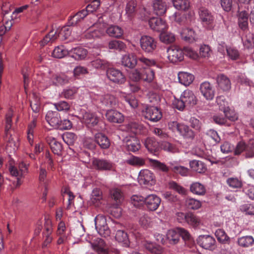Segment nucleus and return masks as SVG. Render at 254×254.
I'll list each match as a JSON object with an SVG mask.
<instances>
[{"mask_svg": "<svg viewBox=\"0 0 254 254\" xmlns=\"http://www.w3.org/2000/svg\"><path fill=\"white\" fill-rule=\"evenodd\" d=\"M237 243L241 247L248 248L254 245V239L251 236H243L238 239Z\"/></svg>", "mask_w": 254, "mask_h": 254, "instance_id": "39", "label": "nucleus"}, {"mask_svg": "<svg viewBox=\"0 0 254 254\" xmlns=\"http://www.w3.org/2000/svg\"><path fill=\"white\" fill-rule=\"evenodd\" d=\"M92 164L94 169L99 171H111L114 168V164L105 159L94 158Z\"/></svg>", "mask_w": 254, "mask_h": 254, "instance_id": "11", "label": "nucleus"}, {"mask_svg": "<svg viewBox=\"0 0 254 254\" xmlns=\"http://www.w3.org/2000/svg\"><path fill=\"white\" fill-rule=\"evenodd\" d=\"M125 163L132 166H142L144 164L145 162L142 158L132 156L130 158L127 159Z\"/></svg>", "mask_w": 254, "mask_h": 254, "instance_id": "53", "label": "nucleus"}, {"mask_svg": "<svg viewBox=\"0 0 254 254\" xmlns=\"http://www.w3.org/2000/svg\"><path fill=\"white\" fill-rule=\"evenodd\" d=\"M137 65L142 67L144 69L156 64L154 60L148 59L144 56L137 57Z\"/></svg>", "mask_w": 254, "mask_h": 254, "instance_id": "38", "label": "nucleus"}, {"mask_svg": "<svg viewBox=\"0 0 254 254\" xmlns=\"http://www.w3.org/2000/svg\"><path fill=\"white\" fill-rule=\"evenodd\" d=\"M212 51L209 46L204 45L200 47L199 54L200 56L204 58H208L210 57Z\"/></svg>", "mask_w": 254, "mask_h": 254, "instance_id": "61", "label": "nucleus"}, {"mask_svg": "<svg viewBox=\"0 0 254 254\" xmlns=\"http://www.w3.org/2000/svg\"><path fill=\"white\" fill-rule=\"evenodd\" d=\"M138 182L140 184L152 185L155 183L154 174L147 169L142 170L138 175Z\"/></svg>", "mask_w": 254, "mask_h": 254, "instance_id": "10", "label": "nucleus"}, {"mask_svg": "<svg viewBox=\"0 0 254 254\" xmlns=\"http://www.w3.org/2000/svg\"><path fill=\"white\" fill-rule=\"evenodd\" d=\"M248 16V14L246 11H242L238 15L239 27L244 31H247L249 28Z\"/></svg>", "mask_w": 254, "mask_h": 254, "instance_id": "28", "label": "nucleus"}, {"mask_svg": "<svg viewBox=\"0 0 254 254\" xmlns=\"http://www.w3.org/2000/svg\"><path fill=\"white\" fill-rule=\"evenodd\" d=\"M148 160L151 167L158 172L167 174L171 170V167L167 166L165 163L151 158H149Z\"/></svg>", "mask_w": 254, "mask_h": 254, "instance_id": "18", "label": "nucleus"}, {"mask_svg": "<svg viewBox=\"0 0 254 254\" xmlns=\"http://www.w3.org/2000/svg\"><path fill=\"white\" fill-rule=\"evenodd\" d=\"M172 2L178 10H186L190 7V2L188 0H173Z\"/></svg>", "mask_w": 254, "mask_h": 254, "instance_id": "47", "label": "nucleus"}, {"mask_svg": "<svg viewBox=\"0 0 254 254\" xmlns=\"http://www.w3.org/2000/svg\"><path fill=\"white\" fill-rule=\"evenodd\" d=\"M150 28L154 31L162 32L167 28L166 22L160 18L153 17L149 20Z\"/></svg>", "mask_w": 254, "mask_h": 254, "instance_id": "15", "label": "nucleus"}, {"mask_svg": "<svg viewBox=\"0 0 254 254\" xmlns=\"http://www.w3.org/2000/svg\"><path fill=\"white\" fill-rule=\"evenodd\" d=\"M161 201V198L156 194H151L145 197V203L147 209L154 211L159 206Z\"/></svg>", "mask_w": 254, "mask_h": 254, "instance_id": "13", "label": "nucleus"}, {"mask_svg": "<svg viewBox=\"0 0 254 254\" xmlns=\"http://www.w3.org/2000/svg\"><path fill=\"white\" fill-rule=\"evenodd\" d=\"M160 40L166 44L172 43L175 41V36L171 33L162 32L160 34Z\"/></svg>", "mask_w": 254, "mask_h": 254, "instance_id": "55", "label": "nucleus"}, {"mask_svg": "<svg viewBox=\"0 0 254 254\" xmlns=\"http://www.w3.org/2000/svg\"><path fill=\"white\" fill-rule=\"evenodd\" d=\"M185 204L190 209L196 210L201 206V202L196 199L188 197L185 200Z\"/></svg>", "mask_w": 254, "mask_h": 254, "instance_id": "42", "label": "nucleus"}, {"mask_svg": "<svg viewBox=\"0 0 254 254\" xmlns=\"http://www.w3.org/2000/svg\"><path fill=\"white\" fill-rule=\"evenodd\" d=\"M28 163L21 161L18 164L19 170H18L17 167L14 166H10L9 167V171L10 174L13 176L17 177V181L15 185V188L19 187L21 185L22 182L20 178L25 175L28 172Z\"/></svg>", "mask_w": 254, "mask_h": 254, "instance_id": "3", "label": "nucleus"}, {"mask_svg": "<svg viewBox=\"0 0 254 254\" xmlns=\"http://www.w3.org/2000/svg\"><path fill=\"white\" fill-rule=\"evenodd\" d=\"M169 127L173 130L178 131L186 139L192 141L194 139V132L187 125L173 122L169 124Z\"/></svg>", "mask_w": 254, "mask_h": 254, "instance_id": "2", "label": "nucleus"}, {"mask_svg": "<svg viewBox=\"0 0 254 254\" xmlns=\"http://www.w3.org/2000/svg\"><path fill=\"white\" fill-rule=\"evenodd\" d=\"M215 235L219 242L223 244L229 243L230 239L223 229H217L215 233Z\"/></svg>", "mask_w": 254, "mask_h": 254, "instance_id": "43", "label": "nucleus"}, {"mask_svg": "<svg viewBox=\"0 0 254 254\" xmlns=\"http://www.w3.org/2000/svg\"><path fill=\"white\" fill-rule=\"evenodd\" d=\"M111 195L117 203H120L124 200V196L121 190L116 188L113 189L110 191Z\"/></svg>", "mask_w": 254, "mask_h": 254, "instance_id": "52", "label": "nucleus"}, {"mask_svg": "<svg viewBox=\"0 0 254 254\" xmlns=\"http://www.w3.org/2000/svg\"><path fill=\"white\" fill-rule=\"evenodd\" d=\"M115 239L119 243H123L126 246L128 245L129 241L127 234L123 230H119L116 232Z\"/></svg>", "mask_w": 254, "mask_h": 254, "instance_id": "45", "label": "nucleus"}, {"mask_svg": "<svg viewBox=\"0 0 254 254\" xmlns=\"http://www.w3.org/2000/svg\"><path fill=\"white\" fill-rule=\"evenodd\" d=\"M126 15L129 19H132L136 14L137 8V2L134 0L129 1L125 8Z\"/></svg>", "mask_w": 254, "mask_h": 254, "instance_id": "26", "label": "nucleus"}, {"mask_svg": "<svg viewBox=\"0 0 254 254\" xmlns=\"http://www.w3.org/2000/svg\"><path fill=\"white\" fill-rule=\"evenodd\" d=\"M144 246L152 254H163L164 253V249L161 246L151 242H145Z\"/></svg>", "mask_w": 254, "mask_h": 254, "instance_id": "35", "label": "nucleus"}, {"mask_svg": "<svg viewBox=\"0 0 254 254\" xmlns=\"http://www.w3.org/2000/svg\"><path fill=\"white\" fill-rule=\"evenodd\" d=\"M197 242L200 247L206 250H213L215 248L216 241L209 235L199 237Z\"/></svg>", "mask_w": 254, "mask_h": 254, "instance_id": "14", "label": "nucleus"}, {"mask_svg": "<svg viewBox=\"0 0 254 254\" xmlns=\"http://www.w3.org/2000/svg\"><path fill=\"white\" fill-rule=\"evenodd\" d=\"M87 54V50L80 47L72 48L69 50V56L76 60L84 59Z\"/></svg>", "mask_w": 254, "mask_h": 254, "instance_id": "25", "label": "nucleus"}, {"mask_svg": "<svg viewBox=\"0 0 254 254\" xmlns=\"http://www.w3.org/2000/svg\"><path fill=\"white\" fill-rule=\"evenodd\" d=\"M108 78L114 83L122 84L126 81V78L122 72L114 68H110L106 71Z\"/></svg>", "mask_w": 254, "mask_h": 254, "instance_id": "7", "label": "nucleus"}, {"mask_svg": "<svg viewBox=\"0 0 254 254\" xmlns=\"http://www.w3.org/2000/svg\"><path fill=\"white\" fill-rule=\"evenodd\" d=\"M168 59L172 63L176 64L184 60L183 50L178 46H171L167 49Z\"/></svg>", "mask_w": 254, "mask_h": 254, "instance_id": "4", "label": "nucleus"}, {"mask_svg": "<svg viewBox=\"0 0 254 254\" xmlns=\"http://www.w3.org/2000/svg\"><path fill=\"white\" fill-rule=\"evenodd\" d=\"M106 117L108 121L114 123H121L124 120V117L120 112L114 110H108L106 113Z\"/></svg>", "mask_w": 254, "mask_h": 254, "instance_id": "24", "label": "nucleus"}, {"mask_svg": "<svg viewBox=\"0 0 254 254\" xmlns=\"http://www.w3.org/2000/svg\"><path fill=\"white\" fill-rule=\"evenodd\" d=\"M100 102L105 107L111 108L117 105L118 100L114 95L107 94L100 98Z\"/></svg>", "mask_w": 254, "mask_h": 254, "instance_id": "27", "label": "nucleus"}, {"mask_svg": "<svg viewBox=\"0 0 254 254\" xmlns=\"http://www.w3.org/2000/svg\"><path fill=\"white\" fill-rule=\"evenodd\" d=\"M137 56L134 53L124 55L121 59L122 65L130 69H133L137 65Z\"/></svg>", "mask_w": 254, "mask_h": 254, "instance_id": "12", "label": "nucleus"}, {"mask_svg": "<svg viewBox=\"0 0 254 254\" xmlns=\"http://www.w3.org/2000/svg\"><path fill=\"white\" fill-rule=\"evenodd\" d=\"M190 190L193 194L200 196L205 195L206 192L205 186L199 182L192 183L190 185Z\"/></svg>", "mask_w": 254, "mask_h": 254, "instance_id": "31", "label": "nucleus"}, {"mask_svg": "<svg viewBox=\"0 0 254 254\" xmlns=\"http://www.w3.org/2000/svg\"><path fill=\"white\" fill-rule=\"evenodd\" d=\"M200 92L203 97L207 100H211L215 95V91L212 85L208 82H204L200 85Z\"/></svg>", "mask_w": 254, "mask_h": 254, "instance_id": "16", "label": "nucleus"}, {"mask_svg": "<svg viewBox=\"0 0 254 254\" xmlns=\"http://www.w3.org/2000/svg\"><path fill=\"white\" fill-rule=\"evenodd\" d=\"M46 120L51 127L57 128L61 120L60 115L56 111H49L46 115Z\"/></svg>", "mask_w": 254, "mask_h": 254, "instance_id": "21", "label": "nucleus"}, {"mask_svg": "<svg viewBox=\"0 0 254 254\" xmlns=\"http://www.w3.org/2000/svg\"><path fill=\"white\" fill-rule=\"evenodd\" d=\"M71 74V73L67 72L54 75L52 78L53 82L57 85L67 84L72 79Z\"/></svg>", "mask_w": 254, "mask_h": 254, "instance_id": "22", "label": "nucleus"}, {"mask_svg": "<svg viewBox=\"0 0 254 254\" xmlns=\"http://www.w3.org/2000/svg\"><path fill=\"white\" fill-rule=\"evenodd\" d=\"M181 98L183 99L184 102L187 105V107H193L197 103V98L192 91L190 90H185L181 96Z\"/></svg>", "mask_w": 254, "mask_h": 254, "instance_id": "17", "label": "nucleus"}, {"mask_svg": "<svg viewBox=\"0 0 254 254\" xmlns=\"http://www.w3.org/2000/svg\"><path fill=\"white\" fill-rule=\"evenodd\" d=\"M106 32L111 37L120 38L123 34V30L118 26L112 25L107 28Z\"/></svg>", "mask_w": 254, "mask_h": 254, "instance_id": "40", "label": "nucleus"}, {"mask_svg": "<svg viewBox=\"0 0 254 254\" xmlns=\"http://www.w3.org/2000/svg\"><path fill=\"white\" fill-rule=\"evenodd\" d=\"M87 15V10L83 9L79 11L73 16H70L68 21V25L73 26L76 25L83 20Z\"/></svg>", "mask_w": 254, "mask_h": 254, "instance_id": "32", "label": "nucleus"}, {"mask_svg": "<svg viewBox=\"0 0 254 254\" xmlns=\"http://www.w3.org/2000/svg\"><path fill=\"white\" fill-rule=\"evenodd\" d=\"M77 92V89L75 87L66 88L63 90L62 95L66 99H72L74 98Z\"/></svg>", "mask_w": 254, "mask_h": 254, "instance_id": "56", "label": "nucleus"}, {"mask_svg": "<svg viewBox=\"0 0 254 254\" xmlns=\"http://www.w3.org/2000/svg\"><path fill=\"white\" fill-rule=\"evenodd\" d=\"M143 113L145 118L153 122H158L162 117L160 110L155 106L147 107Z\"/></svg>", "mask_w": 254, "mask_h": 254, "instance_id": "8", "label": "nucleus"}, {"mask_svg": "<svg viewBox=\"0 0 254 254\" xmlns=\"http://www.w3.org/2000/svg\"><path fill=\"white\" fill-rule=\"evenodd\" d=\"M13 116L12 111L11 110L8 111L5 116V132L6 137H8V131L11 127L12 125V118Z\"/></svg>", "mask_w": 254, "mask_h": 254, "instance_id": "57", "label": "nucleus"}, {"mask_svg": "<svg viewBox=\"0 0 254 254\" xmlns=\"http://www.w3.org/2000/svg\"><path fill=\"white\" fill-rule=\"evenodd\" d=\"M186 223L193 228H197L202 224L200 218L191 212L188 213Z\"/></svg>", "mask_w": 254, "mask_h": 254, "instance_id": "37", "label": "nucleus"}, {"mask_svg": "<svg viewBox=\"0 0 254 254\" xmlns=\"http://www.w3.org/2000/svg\"><path fill=\"white\" fill-rule=\"evenodd\" d=\"M66 55L69 56V50L64 49L63 46L57 47L52 53L53 57L58 59L63 58Z\"/></svg>", "mask_w": 254, "mask_h": 254, "instance_id": "46", "label": "nucleus"}, {"mask_svg": "<svg viewBox=\"0 0 254 254\" xmlns=\"http://www.w3.org/2000/svg\"><path fill=\"white\" fill-rule=\"evenodd\" d=\"M178 78L181 84L188 86L192 82L194 76L192 74L186 72H180L178 73Z\"/></svg>", "mask_w": 254, "mask_h": 254, "instance_id": "34", "label": "nucleus"}, {"mask_svg": "<svg viewBox=\"0 0 254 254\" xmlns=\"http://www.w3.org/2000/svg\"><path fill=\"white\" fill-rule=\"evenodd\" d=\"M131 203L135 207H138L141 204L145 203V197L139 195H133L131 197Z\"/></svg>", "mask_w": 254, "mask_h": 254, "instance_id": "58", "label": "nucleus"}, {"mask_svg": "<svg viewBox=\"0 0 254 254\" xmlns=\"http://www.w3.org/2000/svg\"><path fill=\"white\" fill-rule=\"evenodd\" d=\"M169 187L170 189L182 195H185L187 193V190L185 188L174 181L169 182Z\"/></svg>", "mask_w": 254, "mask_h": 254, "instance_id": "48", "label": "nucleus"}, {"mask_svg": "<svg viewBox=\"0 0 254 254\" xmlns=\"http://www.w3.org/2000/svg\"><path fill=\"white\" fill-rule=\"evenodd\" d=\"M145 147L150 152L155 151L158 148V143L153 138H147L144 142Z\"/></svg>", "mask_w": 254, "mask_h": 254, "instance_id": "51", "label": "nucleus"}, {"mask_svg": "<svg viewBox=\"0 0 254 254\" xmlns=\"http://www.w3.org/2000/svg\"><path fill=\"white\" fill-rule=\"evenodd\" d=\"M99 121L98 118L94 114L85 112L82 116V122L89 127L96 125Z\"/></svg>", "mask_w": 254, "mask_h": 254, "instance_id": "29", "label": "nucleus"}, {"mask_svg": "<svg viewBox=\"0 0 254 254\" xmlns=\"http://www.w3.org/2000/svg\"><path fill=\"white\" fill-rule=\"evenodd\" d=\"M89 242L92 249L99 254H106L107 253L106 245L104 240L96 238Z\"/></svg>", "mask_w": 254, "mask_h": 254, "instance_id": "19", "label": "nucleus"}, {"mask_svg": "<svg viewBox=\"0 0 254 254\" xmlns=\"http://www.w3.org/2000/svg\"><path fill=\"white\" fill-rule=\"evenodd\" d=\"M181 34L182 38L189 43H193L197 39L194 31L191 29H184Z\"/></svg>", "mask_w": 254, "mask_h": 254, "instance_id": "33", "label": "nucleus"}, {"mask_svg": "<svg viewBox=\"0 0 254 254\" xmlns=\"http://www.w3.org/2000/svg\"><path fill=\"white\" fill-rule=\"evenodd\" d=\"M190 166L193 171L198 173H203L206 170V166L203 162L199 160L190 161Z\"/></svg>", "mask_w": 254, "mask_h": 254, "instance_id": "36", "label": "nucleus"}, {"mask_svg": "<svg viewBox=\"0 0 254 254\" xmlns=\"http://www.w3.org/2000/svg\"><path fill=\"white\" fill-rule=\"evenodd\" d=\"M216 103L219 106V109L221 111H224L229 108L228 102L223 96H219L216 97Z\"/></svg>", "mask_w": 254, "mask_h": 254, "instance_id": "59", "label": "nucleus"}, {"mask_svg": "<svg viewBox=\"0 0 254 254\" xmlns=\"http://www.w3.org/2000/svg\"><path fill=\"white\" fill-rule=\"evenodd\" d=\"M243 45L247 49H250L254 46V37L253 34L249 32L243 38Z\"/></svg>", "mask_w": 254, "mask_h": 254, "instance_id": "49", "label": "nucleus"}, {"mask_svg": "<svg viewBox=\"0 0 254 254\" xmlns=\"http://www.w3.org/2000/svg\"><path fill=\"white\" fill-rule=\"evenodd\" d=\"M68 26L63 27L59 32L57 34V32L51 30L47 34L40 42L41 46H44L49 42L53 43L59 37L62 40H65L68 39L71 34L72 29Z\"/></svg>", "mask_w": 254, "mask_h": 254, "instance_id": "1", "label": "nucleus"}, {"mask_svg": "<svg viewBox=\"0 0 254 254\" xmlns=\"http://www.w3.org/2000/svg\"><path fill=\"white\" fill-rule=\"evenodd\" d=\"M217 83L219 89L223 91H229L231 87L229 78L224 74H220L217 77Z\"/></svg>", "mask_w": 254, "mask_h": 254, "instance_id": "23", "label": "nucleus"}, {"mask_svg": "<svg viewBox=\"0 0 254 254\" xmlns=\"http://www.w3.org/2000/svg\"><path fill=\"white\" fill-rule=\"evenodd\" d=\"M152 7L154 13L161 16L164 14L167 9V5L163 0H152Z\"/></svg>", "mask_w": 254, "mask_h": 254, "instance_id": "20", "label": "nucleus"}, {"mask_svg": "<svg viewBox=\"0 0 254 254\" xmlns=\"http://www.w3.org/2000/svg\"><path fill=\"white\" fill-rule=\"evenodd\" d=\"M101 3L100 0H93L90 4H88L86 8L84 9L87 10V14H88L90 12H92L98 9Z\"/></svg>", "mask_w": 254, "mask_h": 254, "instance_id": "60", "label": "nucleus"}, {"mask_svg": "<svg viewBox=\"0 0 254 254\" xmlns=\"http://www.w3.org/2000/svg\"><path fill=\"white\" fill-rule=\"evenodd\" d=\"M240 210L246 214L254 215V204H245L241 206Z\"/></svg>", "mask_w": 254, "mask_h": 254, "instance_id": "63", "label": "nucleus"}, {"mask_svg": "<svg viewBox=\"0 0 254 254\" xmlns=\"http://www.w3.org/2000/svg\"><path fill=\"white\" fill-rule=\"evenodd\" d=\"M122 98L124 99L130 106L132 108H135L138 106V102L134 97L131 95H123Z\"/></svg>", "mask_w": 254, "mask_h": 254, "instance_id": "62", "label": "nucleus"}, {"mask_svg": "<svg viewBox=\"0 0 254 254\" xmlns=\"http://www.w3.org/2000/svg\"><path fill=\"white\" fill-rule=\"evenodd\" d=\"M198 12L199 19L202 23L209 26V28L211 29L214 20V17L211 11L207 8L201 6L199 8Z\"/></svg>", "mask_w": 254, "mask_h": 254, "instance_id": "9", "label": "nucleus"}, {"mask_svg": "<svg viewBox=\"0 0 254 254\" xmlns=\"http://www.w3.org/2000/svg\"><path fill=\"white\" fill-rule=\"evenodd\" d=\"M125 44L121 41L112 40L108 44L110 49L121 51L125 48Z\"/></svg>", "mask_w": 254, "mask_h": 254, "instance_id": "54", "label": "nucleus"}, {"mask_svg": "<svg viewBox=\"0 0 254 254\" xmlns=\"http://www.w3.org/2000/svg\"><path fill=\"white\" fill-rule=\"evenodd\" d=\"M95 228L101 236L106 237L110 235V231L104 216L102 215L97 216L95 218Z\"/></svg>", "mask_w": 254, "mask_h": 254, "instance_id": "5", "label": "nucleus"}, {"mask_svg": "<svg viewBox=\"0 0 254 254\" xmlns=\"http://www.w3.org/2000/svg\"><path fill=\"white\" fill-rule=\"evenodd\" d=\"M142 79L147 82L150 83L153 81L155 77V72L150 68H145L141 73Z\"/></svg>", "mask_w": 254, "mask_h": 254, "instance_id": "44", "label": "nucleus"}, {"mask_svg": "<svg viewBox=\"0 0 254 254\" xmlns=\"http://www.w3.org/2000/svg\"><path fill=\"white\" fill-rule=\"evenodd\" d=\"M183 52L184 55L193 60L197 59L198 57L197 53L191 48L189 47H184L183 49Z\"/></svg>", "mask_w": 254, "mask_h": 254, "instance_id": "64", "label": "nucleus"}, {"mask_svg": "<svg viewBox=\"0 0 254 254\" xmlns=\"http://www.w3.org/2000/svg\"><path fill=\"white\" fill-rule=\"evenodd\" d=\"M166 237L169 243L171 244H176L179 240V234L174 230H170L167 232Z\"/></svg>", "mask_w": 254, "mask_h": 254, "instance_id": "50", "label": "nucleus"}, {"mask_svg": "<svg viewBox=\"0 0 254 254\" xmlns=\"http://www.w3.org/2000/svg\"><path fill=\"white\" fill-rule=\"evenodd\" d=\"M95 140L96 142L102 149H107L110 146V142L109 139L107 136L102 133H98L96 134L95 136Z\"/></svg>", "mask_w": 254, "mask_h": 254, "instance_id": "30", "label": "nucleus"}, {"mask_svg": "<svg viewBox=\"0 0 254 254\" xmlns=\"http://www.w3.org/2000/svg\"><path fill=\"white\" fill-rule=\"evenodd\" d=\"M140 45L145 53H151L156 48L157 42L155 40L148 36H143L140 39Z\"/></svg>", "mask_w": 254, "mask_h": 254, "instance_id": "6", "label": "nucleus"}, {"mask_svg": "<svg viewBox=\"0 0 254 254\" xmlns=\"http://www.w3.org/2000/svg\"><path fill=\"white\" fill-rule=\"evenodd\" d=\"M127 147L129 151L135 152L140 147L139 141L134 137H131L127 141Z\"/></svg>", "mask_w": 254, "mask_h": 254, "instance_id": "41", "label": "nucleus"}]
</instances>
